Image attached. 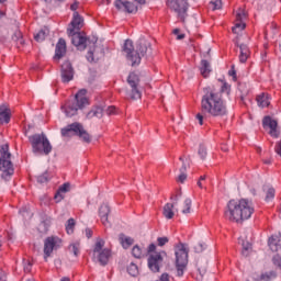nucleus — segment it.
Returning a JSON list of instances; mask_svg holds the SVG:
<instances>
[{
	"instance_id": "nucleus-1",
	"label": "nucleus",
	"mask_w": 281,
	"mask_h": 281,
	"mask_svg": "<svg viewBox=\"0 0 281 281\" xmlns=\"http://www.w3.org/2000/svg\"><path fill=\"white\" fill-rule=\"evenodd\" d=\"M227 104L221 98V92L216 91L215 87H207L204 89V94L201 100V113L195 115L200 126H203L204 115L211 117H225L227 115Z\"/></svg>"
},
{
	"instance_id": "nucleus-2",
	"label": "nucleus",
	"mask_w": 281,
	"mask_h": 281,
	"mask_svg": "<svg viewBox=\"0 0 281 281\" xmlns=\"http://www.w3.org/2000/svg\"><path fill=\"white\" fill-rule=\"evenodd\" d=\"M255 209L251 201L247 199L241 200H231L227 203V209L225 210V217L233 223H243V221H248L251 218Z\"/></svg>"
},
{
	"instance_id": "nucleus-3",
	"label": "nucleus",
	"mask_w": 281,
	"mask_h": 281,
	"mask_svg": "<svg viewBox=\"0 0 281 281\" xmlns=\"http://www.w3.org/2000/svg\"><path fill=\"white\" fill-rule=\"evenodd\" d=\"M123 52L126 54L127 60L132 63V67H135V65H139L142 63V57L146 56V54L150 52V42L144 38L138 40L135 52L133 41L126 40L123 46Z\"/></svg>"
},
{
	"instance_id": "nucleus-4",
	"label": "nucleus",
	"mask_w": 281,
	"mask_h": 281,
	"mask_svg": "<svg viewBox=\"0 0 281 281\" xmlns=\"http://www.w3.org/2000/svg\"><path fill=\"white\" fill-rule=\"evenodd\" d=\"M82 16H80V13L74 12V18L70 23V26L68 27V36H71V43L80 49V52H83V49H87V36L80 34V30H82Z\"/></svg>"
},
{
	"instance_id": "nucleus-5",
	"label": "nucleus",
	"mask_w": 281,
	"mask_h": 281,
	"mask_svg": "<svg viewBox=\"0 0 281 281\" xmlns=\"http://www.w3.org/2000/svg\"><path fill=\"white\" fill-rule=\"evenodd\" d=\"M85 106H89V98H87V89L79 90L72 100L67 101L61 105L66 117L78 115V111H82Z\"/></svg>"
},
{
	"instance_id": "nucleus-6",
	"label": "nucleus",
	"mask_w": 281,
	"mask_h": 281,
	"mask_svg": "<svg viewBox=\"0 0 281 281\" xmlns=\"http://www.w3.org/2000/svg\"><path fill=\"white\" fill-rule=\"evenodd\" d=\"M10 146L4 144L0 147V170L2 171L1 178L8 181L14 175V167L11 160Z\"/></svg>"
},
{
	"instance_id": "nucleus-7",
	"label": "nucleus",
	"mask_w": 281,
	"mask_h": 281,
	"mask_svg": "<svg viewBox=\"0 0 281 281\" xmlns=\"http://www.w3.org/2000/svg\"><path fill=\"white\" fill-rule=\"evenodd\" d=\"M147 252L149 254L147 259V265L153 273H159L161 267H164V258L168 256L165 250L157 251V246L155 244H150L147 248Z\"/></svg>"
},
{
	"instance_id": "nucleus-8",
	"label": "nucleus",
	"mask_w": 281,
	"mask_h": 281,
	"mask_svg": "<svg viewBox=\"0 0 281 281\" xmlns=\"http://www.w3.org/2000/svg\"><path fill=\"white\" fill-rule=\"evenodd\" d=\"M33 153H40V155H49L52 153V144L45 134H35L29 137Z\"/></svg>"
},
{
	"instance_id": "nucleus-9",
	"label": "nucleus",
	"mask_w": 281,
	"mask_h": 281,
	"mask_svg": "<svg viewBox=\"0 0 281 281\" xmlns=\"http://www.w3.org/2000/svg\"><path fill=\"white\" fill-rule=\"evenodd\" d=\"M92 258L93 260H97L101 267H106V265H109V260H111V249L104 248V239H97L92 250Z\"/></svg>"
},
{
	"instance_id": "nucleus-10",
	"label": "nucleus",
	"mask_w": 281,
	"mask_h": 281,
	"mask_svg": "<svg viewBox=\"0 0 281 281\" xmlns=\"http://www.w3.org/2000/svg\"><path fill=\"white\" fill-rule=\"evenodd\" d=\"M188 252L189 250L186 248V244L179 243L175 246L177 276L179 278L183 276V271L188 267Z\"/></svg>"
},
{
	"instance_id": "nucleus-11",
	"label": "nucleus",
	"mask_w": 281,
	"mask_h": 281,
	"mask_svg": "<svg viewBox=\"0 0 281 281\" xmlns=\"http://www.w3.org/2000/svg\"><path fill=\"white\" fill-rule=\"evenodd\" d=\"M167 7L173 10L180 20L186 21V16H188V2L186 0H167Z\"/></svg>"
},
{
	"instance_id": "nucleus-12",
	"label": "nucleus",
	"mask_w": 281,
	"mask_h": 281,
	"mask_svg": "<svg viewBox=\"0 0 281 281\" xmlns=\"http://www.w3.org/2000/svg\"><path fill=\"white\" fill-rule=\"evenodd\" d=\"M63 247V239L58 236L47 237L44 241V259L47 260L49 256L56 250Z\"/></svg>"
},
{
	"instance_id": "nucleus-13",
	"label": "nucleus",
	"mask_w": 281,
	"mask_h": 281,
	"mask_svg": "<svg viewBox=\"0 0 281 281\" xmlns=\"http://www.w3.org/2000/svg\"><path fill=\"white\" fill-rule=\"evenodd\" d=\"M127 83L132 88L131 94L127 98L131 100H142V91H139V76L135 72H131L127 77Z\"/></svg>"
},
{
	"instance_id": "nucleus-14",
	"label": "nucleus",
	"mask_w": 281,
	"mask_h": 281,
	"mask_svg": "<svg viewBox=\"0 0 281 281\" xmlns=\"http://www.w3.org/2000/svg\"><path fill=\"white\" fill-rule=\"evenodd\" d=\"M114 5L116 10H120L121 12H127V14H135V12H137V7L135 3L127 0H116Z\"/></svg>"
},
{
	"instance_id": "nucleus-15",
	"label": "nucleus",
	"mask_w": 281,
	"mask_h": 281,
	"mask_svg": "<svg viewBox=\"0 0 281 281\" xmlns=\"http://www.w3.org/2000/svg\"><path fill=\"white\" fill-rule=\"evenodd\" d=\"M245 19H247V13L245 10L239 9L236 13V22L235 26H233V34H238V32H243L245 27H247V24H245Z\"/></svg>"
},
{
	"instance_id": "nucleus-16",
	"label": "nucleus",
	"mask_w": 281,
	"mask_h": 281,
	"mask_svg": "<svg viewBox=\"0 0 281 281\" xmlns=\"http://www.w3.org/2000/svg\"><path fill=\"white\" fill-rule=\"evenodd\" d=\"M61 82H71L74 80V66L70 61H64L60 68Z\"/></svg>"
},
{
	"instance_id": "nucleus-17",
	"label": "nucleus",
	"mask_w": 281,
	"mask_h": 281,
	"mask_svg": "<svg viewBox=\"0 0 281 281\" xmlns=\"http://www.w3.org/2000/svg\"><path fill=\"white\" fill-rule=\"evenodd\" d=\"M263 128H270L269 135L271 137H280V133L278 132V121L271 119V116H265L262 120Z\"/></svg>"
},
{
	"instance_id": "nucleus-18",
	"label": "nucleus",
	"mask_w": 281,
	"mask_h": 281,
	"mask_svg": "<svg viewBox=\"0 0 281 281\" xmlns=\"http://www.w3.org/2000/svg\"><path fill=\"white\" fill-rule=\"evenodd\" d=\"M80 131V123H71L67 125L66 127L61 128V136L64 137H74L78 136V132Z\"/></svg>"
},
{
	"instance_id": "nucleus-19",
	"label": "nucleus",
	"mask_w": 281,
	"mask_h": 281,
	"mask_svg": "<svg viewBox=\"0 0 281 281\" xmlns=\"http://www.w3.org/2000/svg\"><path fill=\"white\" fill-rule=\"evenodd\" d=\"M65 54H67V42L65 38H59L55 48V60H60Z\"/></svg>"
},
{
	"instance_id": "nucleus-20",
	"label": "nucleus",
	"mask_w": 281,
	"mask_h": 281,
	"mask_svg": "<svg viewBox=\"0 0 281 281\" xmlns=\"http://www.w3.org/2000/svg\"><path fill=\"white\" fill-rule=\"evenodd\" d=\"M276 278H278V272H276L274 270L262 272L261 274H258V273L252 274V280L255 281H271V280H276Z\"/></svg>"
},
{
	"instance_id": "nucleus-21",
	"label": "nucleus",
	"mask_w": 281,
	"mask_h": 281,
	"mask_svg": "<svg viewBox=\"0 0 281 281\" xmlns=\"http://www.w3.org/2000/svg\"><path fill=\"white\" fill-rule=\"evenodd\" d=\"M235 45L240 49L239 61L245 63L246 60H248L251 54V52L249 50V46H247V44H238V37H236L235 40Z\"/></svg>"
},
{
	"instance_id": "nucleus-22",
	"label": "nucleus",
	"mask_w": 281,
	"mask_h": 281,
	"mask_svg": "<svg viewBox=\"0 0 281 281\" xmlns=\"http://www.w3.org/2000/svg\"><path fill=\"white\" fill-rule=\"evenodd\" d=\"M12 117V112L8 105H0V124H10V120Z\"/></svg>"
},
{
	"instance_id": "nucleus-23",
	"label": "nucleus",
	"mask_w": 281,
	"mask_h": 281,
	"mask_svg": "<svg viewBox=\"0 0 281 281\" xmlns=\"http://www.w3.org/2000/svg\"><path fill=\"white\" fill-rule=\"evenodd\" d=\"M109 214H111V209L108 204H103L99 209V216L103 225H109Z\"/></svg>"
},
{
	"instance_id": "nucleus-24",
	"label": "nucleus",
	"mask_w": 281,
	"mask_h": 281,
	"mask_svg": "<svg viewBox=\"0 0 281 281\" xmlns=\"http://www.w3.org/2000/svg\"><path fill=\"white\" fill-rule=\"evenodd\" d=\"M256 102L260 109H266V106H269L271 104V101H269V94L268 93H260L256 97Z\"/></svg>"
},
{
	"instance_id": "nucleus-25",
	"label": "nucleus",
	"mask_w": 281,
	"mask_h": 281,
	"mask_svg": "<svg viewBox=\"0 0 281 281\" xmlns=\"http://www.w3.org/2000/svg\"><path fill=\"white\" fill-rule=\"evenodd\" d=\"M104 115V108L97 105L88 112L87 117L91 120L92 117H102Z\"/></svg>"
},
{
	"instance_id": "nucleus-26",
	"label": "nucleus",
	"mask_w": 281,
	"mask_h": 281,
	"mask_svg": "<svg viewBox=\"0 0 281 281\" xmlns=\"http://www.w3.org/2000/svg\"><path fill=\"white\" fill-rule=\"evenodd\" d=\"M77 137L82 139V142H85L86 144H91V135L88 134V132L85 130L82 124H80L79 131L77 133Z\"/></svg>"
},
{
	"instance_id": "nucleus-27",
	"label": "nucleus",
	"mask_w": 281,
	"mask_h": 281,
	"mask_svg": "<svg viewBox=\"0 0 281 281\" xmlns=\"http://www.w3.org/2000/svg\"><path fill=\"white\" fill-rule=\"evenodd\" d=\"M200 71H201V75L203 76V78H207V76H210V74L212 71L210 61L202 59Z\"/></svg>"
},
{
	"instance_id": "nucleus-28",
	"label": "nucleus",
	"mask_w": 281,
	"mask_h": 281,
	"mask_svg": "<svg viewBox=\"0 0 281 281\" xmlns=\"http://www.w3.org/2000/svg\"><path fill=\"white\" fill-rule=\"evenodd\" d=\"M263 192H266V201H271L276 199V189L269 184H265L262 188Z\"/></svg>"
},
{
	"instance_id": "nucleus-29",
	"label": "nucleus",
	"mask_w": 281,
	"mask_h": 281,
	"mask_svg": "<svg viewBox=\"0 0 281 281\" xmlns=\"http://www.w3.org/2000/svg\"><path fill=\"white\" fill-rule=\"evenodd\" d=\"M119 239L124 249H128V247H131V245H133V243H135V240L133 238L126 237V235H124V234H120Z\"/></svg>"
},
{
	"instance_id": "nucleus-30",
	"label": "nucleus",
	"mask_w": 281,
	"mask_h": 281,
	"mask_svg": "<svg viewBox=\"0 0 281 281\" xmlns=\"http://www.w3.org/2000/svg\"><path fill=\"white\" fill-rule=\"evenodd\" d=\"M173 207H175V204H172V203H167L165 206H164V212H162V214H164V216L166 217V218H173L175 217V211H172L173 210Z\"/></svg>"
},
{
	"instance_id": "nucleus-31",
	"label": "nucleus",
	"mask_w": 281,
	"mask_h": 281,
	"mask_svg": "<svg viewBox=\"0 0 281 281\" xmlns=\"http://www.w3.org/2000/svg\"><path fill=\"white\" fill-rule=\"evenodd\" d=\"M268 245H269L271 251H279V249H280V244H279L278 237H276V236H271L269 238Z\"/></svg>"
},
{
	"instance_id": "nucleus-32",
	"label": "nucleus",
	"mask_w": 281,
	"mask_h": 281,
	"mask_svg": "<svg viewBox=\"0 0 281 281\" xmlns=\"http://www.w3.org/2000/svg\"><path fill=\"white\" fill-rule=\"evenodd\" d=\"M127 273L132 276V278H137L139 276V267H137L135 262L130 263L127 267Z\"/></svg>"
},
{
	"instance_id": "nucleus-33",
	"label": "nucleus",
	"mask_w": 281,
	"mask_h": 281,
	"mask_svg": "<svg viewBox=\"0 0 281 281\" xmlns=\"http://www.w3.org/2000/svg\"><path fill=\"white\" fill-rule=\"evenodd\" d=\"M49 34V31L47 29L41 30L38 33L34 35V38L37 43H43L45 38H47V35Z\"/></svg>"
},
{
	"instance_id": "nucleus-34",
	"label": "nucleus",
	"mask_w": 281,
	"mask_h": 281,
	"mask_svg": "<svg viewBox=\"0 0 281 281\" xmlns=\"http://www.w3.org/2000/svg\"><path fill=\"white\" fill-rule=\"evenodd\" d=\"M68 251H70V254H74V256L78 257L80 255V243L70 244L68 247Z\"/></svg>"
},
{
	"instance_id": "nucleus-35",
	"label": "nucleus",
	"mask_w": 281,
	"mask_h": 281,
	"mask_svg": "<svg viewBox=\"0 0 281 281\" xmlns=\"http://www.w3.org/2000/svg\"><path fill=\"white\" fill-rule=\"evenodd\" d=\"M192 207V200L189 198L184 200L183 202V209H182V214H190V210Z\"/></svg>"
},
{
	"instance_id": "nucleus-36",
	"label": "nucleus",
	"mask_w": 281,
	"mask_h": 281,
	"mask_svg": "<svg viewBox=\"0 0 281 281\" xmlns=\"http://www.w3.org/2000/svg\"><path fill=\"white\" fill-rule=\"evenodd\" d=\"M74 227H76V220L69 218L66 225L67 234H74Z\"/></svg>"
},
{
	"instance_id": "nucleus-37",
	"label": "nucleus",
	"mask_w": 281,
	"mask_h": 281,
	"mask_svg": "<svg viewBox=\"0 0 281 281\" xmlns=\"http://www.w3.org/2000/svg\"><path fill=\"white\" fill-rule=\"evenodd\" d=\"M132 256H133L134 258H142L143 251H142V249H140L139 246L135 245V246L133 247V249H132Z\"/></svg>"
},
{
	"instance_id": "nucleus-38",
	"label": "nucleus",
	"mask_w": 281,
	"mask_h": 281,
	"mask_svg": "<svg viewBox=\"0 0 281 281\" xmlns=\"http://www.w3.org/2000/svg\"><path fill=\"white\" fill-rule=\"evenodd\" d=\"M231 91H232V86H229L227 82H224L221 86V90H220L221 93H226V95H229Z\"/></svg>"
},
{
	"instance_id": "nucleus-39",
	"label": "nucleus",
	"mask_w": 281,
	"mask_h": 281,
	"mask_svg": "<svg viewBox=\"0 0 281 281\" xmlns=\"http://www.w3.org/2000/svg\"><path fill=\"white\" fill-rule=\"evenodd\" d=\"M212 10H221L223 8V2L221 0L211 1L210 3Z\"/></svg>"
},
{
	"instance_id": "nucleus-40",
	"label": "nucleus",
	"mask_w": 281,
	"mask_h": 281,
	"mask_svg": "<svg viewBox=\"0 0 281 281\" xmlns=\"http://www.w3.org/2000/svg\"><path fill=\"white\" fill-rule=\"evenodd\" d=\"M198 155L201 157V159H205L207 157V148H205L203 145H200Z\"/></svg>"
},
{
	"instance_id": "nucleus-41",
	"label": "nucleus",
	"mask_w": 281,
	"mask_h": 281,
	"mask_svg": "<svg viewBox=\"0 0 281 281\" xmlns=\"http://www.w3.org/2000/svg\"><path fill=\"white\" fill-rule=\"evenodd\" d=\"M49 181V173L45 172L37 177V183H47Z\"/></svg>"
},
{
	"instance_id": "nucleus-42",
	"label": "nucleus",
	"mask_w": 281,
	"mask_h": 281,
	"mask_svg": "<svg viewBox=\"0 0 281 281\" xmlns=\"http://www.w3.org/2000/svg\"><path fill=\"white\" fill-rule=\"evenodd\" d=\"M54 199H55L56 203H60V201H63V199H65V195H64L63 191H60V189L57 190Z\"/></svg>"
},
{
	"instance_id": "nucleus-43",
	"label": "nucleus",
	"mask_w": 281,
	"mask_h": 281,
	"mask_svg": "<svg viewBox=\"0 0 281 281\" xmlns=\"http://www.w3.org/2000/svg\"><path fill=\"white\" fill-rule=\"evenodd\" d=\"M272 262L274 267H278L279 269H281V257L280 255H274L272 258Z\"/></svg>"
},
{
	"instance_id": "nucleus-44",
	"label": "nucleus",
	"mask_w": 281,
	"mask_h": 281,
	"mask_svg": "<svg viewBox=\"0 0 281 281\" xmlns=\"http://www.w3.org/2000/svg\"><path fill=\"white\" fill-rule=\"evenodd\" d=\"M71 184H69V182H66L61 187H59V192H63L65 194V192H69Z\"/></svg>"
},
{
	"instance_id": "nucleus-45",
	"label": "nucleus",
	"mask_w": 281,
	"mask_h": 281,
	"mask_svg": "<svg viewBox=\"0 0 281 281\" xmlns=\"http://www.w3.org/2000/svg\"><path fill=\"white\" fill-rule=\"evenodd\" d=\"M168 240H169L168 237H158L157 238L158 247H164V245H166Z\"/></svg>"
},
{
	"instance_id": "nucleus-46",
	"label": "nucleus",
	"mask_w": 281,
	"mask_h": 281,
	"mask_svg": "<svg viewBox=\"0 0 281 281\" xmlns=\"http://www.w3.org/2000/svg\"><path fill=\"white\" fill-rule=\"evenodd\" d=\"M251 249V244H243V256H247V252Z\"/></svg>"
},
{
	"instance_id": "nucleus-47",
	"label": "nucleus",
	"mask_w": 281,
	"mask_h": 281,
	"mask_svg": "<svg viewBox=\"0 0 281 281\" xmlns=\"http://www.w3.org/2000/svg\"><path fill=\"white\" fill-rule=\"evenodd\" d=\"M274 153H277V155H279V157H281V139L279 142H277V144L274 146Z\"/></svg>"
},
{
	"instance_id": "nucleus-48",
	"label": "nucleus",
	"mask_w": 281,
	"mask_h": 281,
	"mask_svg": "<svg viewBox=\"0 0 281 281\" xmlns=\"http://www.w3.org/2000/svg\"><path fill=\"white\" fill-rule=\"evenodd\" d=\"M115 106L111 105L105 110L106 115H115Z\"/></svg>"
},
{
	"instance_id": "nucleus-49",
	"label": "nucleus",
	"mask_w": 281,
	"mask_h": 281,
	"mask_svg": "<svg viewBox=\"0 0 281 281\" xmlns=\"http://www.w3.org/2000/svg\"><path fill=\"white\" fill-rule=\"evenodd\" d=\"M87 59L89 60V63H93V60H95V58L93 57V52H88Z\"/></svg>"
},
{
	"instance_id": "nucleus-50",
	"label": "nucleus",
	"mask_w": 281,
	"mask_h": 281,
	"mask_svg": "<svg viewBox=\"0 0 281 281\" xmlns=\"http://www.w3.org/2000/svg\"><path fill=\"white\" fill-rule=\"evenodd\" d=\"M186 179H188V175L186 173H181L179 177H178V181L180 183H183V181H186Z\"/></svg>"
},
{
	"instance_id": "nucleus-51",
	"label": "nucleus",
	"mask_w": 281,
	"mask_h": 281,
	"mask_svg": "<svg viewBox=\"0 0 281 281\" xmlns=\"http://www.w3.org/2000/svg\"><path fill=\"white\" fill-rule=\"evenodd\" d=\"M5 278H7L5 271L0 269V281H7Z\"/></svg>"
},
{
	"instance_id": "nucleus-52",
	"label": "nucleus",
	"mask_w": 281,
	"mask_h": 281,
	"mask_svg": "<svg viewBox=\"0 0 281 281\" xmlns=\"http://www.w3.org/2000/svg\"><path fill=\"white\" fill-rule=\"evenodd\" d=\"M78 5H79L78 2H74V3L70 5V10H71L72 12H77L76 10H78Z\"/></svg>"
},
{
	"instance_id": "nucleus-53",
	"label": "nucleus",
	"mask_w": 281,
	"mask_h": 281,
	"mask_svg": "<svg viewBox=\"0 0 281 281\" xmlns=\"http://www.w3.org/2000/svg\"><path fill=\"white\" fill-rule=\"evenodd\" d=\"M86 236H87V238H91L93 236V231H91L90 228H87Z\"/></svg>"
},
{
	"instance_id": "nucleus-54",
	"label": "nucleus",
	"mask_w": 281,
	"mask_h": 281,
	"mask_svg": "<svg viewBox=\"0 0 281 281\" xmlns=\"http://www.w3.org/2000/svg\"><path fill=\"white\" fill-rule=\"evenodd\" d=\"M24 271H26L27 273H30V271H32V263H27L26 267H24Z\"/></svg>"
},
{
	"instance_id": "nucleus-55",
	"label": "nucleus",
	"mask_w": 281,
	"mask_h": 281,
	"mask_svg": "<svg viewBox=\"0 0 281 281\" xmlns=\"http://www.w3.org/2000/svg\"><path fill=\"white\" fill-rule=\"evenodd\" d=\"M187 170H188V167H186V164H182V167L180 168V172L186 173Z\"/></svg>"
},
{
	"instance_id": "nucleus-56",
	"label": "nucleus",
	"mask_w": 281,
	"mask_h": 281,
	"mask_svg": "<svg viewBox=\"0 0 281 281\" xmlns=\"http://www.w3.org/2000/svg\"><path fill=\"white\" fill-rule=\"evenodd\" d=\"M186 38V34H178L177 35V41H183Z\"/></svg>"
},
{
	"instance_id": "nucleus-57",
	"label": "nucleus",
	"mask_w": 281,
	"mask_h": 281,
	"mask_svg": "<svg viewBox=\"0 0 281 281\" xmlns=\"http://www.w3.org/2000/svg\"><path fill=\"white\" fill-rule=\"evenodd\" d=\"M229 76H233V78H236V70H229Z\"/></svg>"
},
{
	"instance_id": "nucleus-58",
	"label": "nucleus",
	"mask_w": 281,
	"mask_h": 281,
	"mask_svg": "<svg viewBox=\"0 0 281 281\" xmlns=\"http://www.w3.org/2000/svg\"><path fill=\"white\" fill-rule=\"evenodd\" d=\"M103 5H109L111 3V0H102Z\"/></svg>"
},
{
	"instance_id": "nucleus-59",
	"label": "nucleus",
	"mask_w": 281,
	"mask_h": 281,
	"mask_svg": "<svg viewBox=\"0 0 281 281\" xmlns=\"http://www.w3.org/2000/svg\"><path fill=\"white\" fill-rule=\"evenodd\" d=\"M60 281H71V279L69 277H64Z\"/></svg>"
},
{
	"instance_id": "nucleus-60",
	"label": "nucleus",
	"mask_w": 281,
	"mask_h": 281,
	"mask_svg": "<svg viewBox=\"0 0 281 281\" xmlns=\"http://www.w3.org/2000/svg\"><path fill=\"white\" fill-rule=\"evenodd\" d=\"M137 3H139L140 5H144V3H146V0H136Z\"/></svg>"
},
{
	"instance_id": "nucleus-61",
	"label": "nucleus",
	"mask_w": 281,
	"mask_h": 281,
	"mask_svg": "<svg viewBox=\"0 0 281 281\" xmlns=\"http://www.w3.org/2000/svg\"><path fill=\"white\" fill-rule=\"evenodd\" d=\"M179 32H180L179 29H175V30H173V34H175L176 36H178Z\"/></svg>"
},
{
	"instance_id": "nucleus-62",
	"label": "nucleus",
	"mask_w": 281,
	"mask_h": 281,
	"mask_svg": "<svg viewBox=\"0 0 281 281\" xmlns=\"http://www.w3.org/2000/svg\"><path fill=\"white\" fill-rule=\"evenodd\" d=\"M198 186L203 189V182H201V180L198 181Z\"/></svg>"
},
{
	"instance_id": "nucleus-63",
	"label": "nucleus",
	"mask_w": 281,
	"mask_h": 281,
	"mask_svg": "<svg viewBox=\"0 0 281 281\" xmlns=\"http://www.w3.org/2000/svg\"><path fill=\"white\" fill-rule=\"evenodd\" d=\"M2 16H5V12L0 11V19H1Z\"/></svg>"
},
{
	"instance_id": "nucleus-64",
	"label": "nucleus",
	"mask_w": 281,
	"mask_h": 281,
	"mask_svg": "<svg viewBox=\"0 0 281 281\" xmlns=\"http://www.w3.org/2000/svg\"><path fill=\"white\" fill-rule=\"evenodd\" d=\"M200 181H205V176H201Z\"/></svg>"
}]
</instances>
